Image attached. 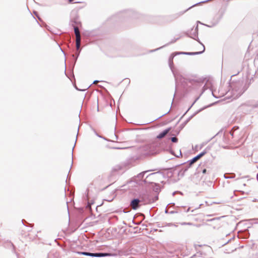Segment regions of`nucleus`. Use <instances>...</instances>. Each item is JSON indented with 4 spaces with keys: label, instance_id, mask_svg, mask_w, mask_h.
<instances>
[{
    "label": "nucleus",
    "instance_id": "f257e3e1",
    "mask_svg": "<svg viewBox=\"0 0 258 258\" xmlns=\"http://www.w3.org/2000/svg\"><path fill=\"white\" fill-rule=\"evenodd\" d=\"M79 253L85 255L95 257H102L113 255L112 254L109 253H90L87 252H79Z\"/></svg>",
    "mask_w": 258,
    "mask_h": 258
},
{
    "label": "nucleus",
    "instance_id": "f03ea898",
    "mask_svg": "<svg viewBox=\"0 0 258 258\" xmlns=\"http://www.w3.org/2000/svg\"><path fill=\"white\" fill-rule=\"evenodd\" d=\"M74 31L76 37V47L77 49H79L81 44V35L78 27L74 28Z\"/></svg>",
    "mask_w": 258,
    "mask_h": 258
},
{
    "label": "nucleus",
    "instance_id": "7ed1b4c3",
    "mask_svg": "<svg viewBox=\"0 0 258 258\" xmlns=\"http://www.w3.org/2000/svg\"><path fill=\"white\" fill-rule=\"evenodd\" d=\"M140 200L138 199H134L131 203V206L134 210H136L139 207Z\"/></svg>",
    "mask_w": 258,
    "mask_h": 258
},
{
    "label": "nucleus",
    "instance_id": "20e7f679",
    "mask_svg": "<svg viewBox=\"0 0 258 258\" xmlns=\"http://www.w3.org/2000/svg\"><path fill=\"white\" fill-rule=\"evenodd\" d=\"M206 152H202L199 155H197L195 157H194L190 162V164H192L196 162L197 161H198L199 159H200L203 156H204Z\"/></svg>",
    "mask_w": 258,
    "mask_h": 258
},
{
    "label": "nucleus",
    "instance_id": "39448f33",
    "mask_svg": "<svg viewBox=\"0 0 258 258\" xmlns=\"http://www.w3.org/2000/svg\"><path fill=\"white\" fill-rule=\"evenodd\" d=\"M170 131V128H168L165 131H164L163 132L159 134L157 136V138L158 139H162L164 138Z\"/></svg>",
    "mask_w": 258,
    "mask_h": 258
},
{
    "label": "nucleus",
    "instance_id": "423d86ee",
    "mask_svg": "<svg viewBox=\"0 0 258 258\" xmlns=\"http://www.w3.org/2000/svg\"><path fill=\"white\" fill-rule=\"evenodd\" d=\"M171 140L172 142L176 143L178 141V139L176 137H172L171 138Z\"/></svg>",
    "mask_w": 258,
    "mask_h": 258
},
{
    "label": "nucleus",
    "instance_id": "0eeeda50",
    "mask_svg": "<svg viewBox=\"0 0 258 258\" xmlns=\"http://www.w3.org/2000/svg\"><path fill=\"white\" fill-rule=\"evenodd\" d=\"M206 169H204L203 170V173L205 174L206 173Z\"/></svg>",
    "mask_w": 258,
    "mask_h": 258
},
{
    "label": "nucleus",
    "instance_id": "6e6552de",
    "mask_svg": "<svg viewBox=\"0 0 258 258\" xmlns=\"http://www.w3.org/2000/svg\"><path fill=\"white\" fill-rule=\"evenodd\" d=\"M73 0H69V3H71Z\"/></svg>",
    "mask_w": 258,
    "mask_h": 258
},
{
    "label": "nucleus",
    "instance_id": "1a4fd4ad",
    "mask_svg": "<svg viewBox=\"0 0 258 258\" xmlns=\"http://www.w3.org/2000/svg\"><path fill=\"white\" fill-rule=\"evenodd\" d=\"M98 82L97 81H95L94 82V84H97Z\"/></svg>",
    "mask_w": 258,
    "mask_h": 258
}]
</instances>
